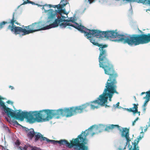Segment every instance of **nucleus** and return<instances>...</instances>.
Segmentation results:
<instances>
[{
    "label": "nucleus",
    "mask_w": 150,
    "mask_h": 150,
    "mask_svg": "<svg viewBox=\"0 0 150 150\" xmlns=\"http://www.w3.org/2000/svg\"><path fill=\"white\" fill-rule=\"evenodd\" d=\"M100 67L103 69L105 73L109 75V77L105 84V88L103 92L100 95L97 100L91 101L90 103H86L81 105L82 108L84 107L82 110L83 112L87 111L88 109L90 106L92 109L98 108L99 105H104V104L107 102L108 98L111 101V98L115 93L118 94L116 91L117 83L116 79L118 74L114 69L113 65L110 61L108 56H105L98 58Z\"/></svg>",
    "instance_id": "obj_1"
},
{
    "label": "nucleus",
    "mask_w": 150,
    "mask_h": 150,
    "mask_svg": "<svg viewBox=\"0 0 150 150\" xmlns=\"http://www.w3.org/2000/svg\"><path fill=\"white\" fill-rule=\"evenodd\" d=\"M53 25L54 28L57 27L59 25L62 28H65L67 26H70L77 29L81 33H84L85 35L91 42L99 47L100 54L98 58L108 56L107 51L106 49L108 45L99 44L96 41L95 38L96 37L100 38L105 37L109 39L117 38L119 39V36L120 35L114 30L101 31L97 30H91L88 29L83 26L79 25L75 22L73 19L64 20L59 17L58 19H55L53 23Z\"/></svg>",
    "instance_id": "obj_2"
},
{
    "label": "nucleus",
    "mask_w": 150,
    "mask_h": 150,
    "mask_svg": "<svg viewBox=\"0 0 150 150\" xmlns=\"http://www.w3.org/2000/svg\"><path fill=\"white\" fill-rule=\"evenodd\" d=\"M14 15L15 13L13 12L12 19H9L8 22L3 21L0 23V30L4 27L5 24H10L11 25H9L8 26L7 28L8 29L10 30L12 32H14L16 35L22 33V35L23 36L39 30H45L54 28L53 23L44 26V25L42 22L35 23L28 26L24 27V28L16 26L14 25L15 23L20 26L21 25L20 23L19 24L17 21Z\"/></svg>",
    "instance_id": "obj_3"
},
{
    "label": "nucleus",
    "mask_w": 150,
    "mask_h": 150,
    "mask_svg": "<svg viewBox=\"0 0 150 150\" xmlns=\"http://www.w3.org/2000/svg\"><path fill=\"white\" fill-rule=\"evenodd\" d=\"M103 126H97L93 125L86 130L83 132L76 139H73L70 141V143L65 139H61L58 141V143L60 145H65L66 146L69 148L74 147L75 150H87V146L85 145L87 143L88 140L86 139L87 136L90 134L92 133L93 128L95 130L98 131L96 133L100 132L103 129H102Z\"/></svg>",
    "instance_id": "obj_4"
},
{
    "label": "nucleus",
    "mask_w": 150,
    "mask_h": 150,
    "mask_svg": "<svg viewBox=\"0 0 150 150\" xmlns=\"http://www.w3.org/2000/svg\"><path fill=\"white\" fill-rule=\"evenodd\" d=\"M56 110L48 109L29 112H23L19 110L16 113V119L22 121L25 118L30 123H33L36 121L40 122L44 118L47 120H49L52 118L53 116H55L56 118Z\"/></svg>",
    "instance_id": "obj_5"
},
{
    "label": "nucleus",
    "mask_w": 150,
    "mask_h": 150,
    "mask_svg": "<svg viewBox=\"0 0 150 150\" xmlns=\"http://www.w3.org/2000/svg\"><path fill=\"white\" fill-rule=\"evenodd\" d=\"M114 41H121L124 44L127 43L130 46H136L150 42V33L147 35L133 34L127 35H120L119 39L115 40Z\"/></svg>",
    "instance_id": "obj_6"
},
{
    "label": "nucleus",
    "mask_w": 150,
    "mask_h": 150,
    "mask_svg": "<svg viewBox=\"0 0 150 150\" xmlns=\"http://www.w3.org/2000/svg\"><path fill=\"white\" fill-rule=\"evenodd\" d=\"M81 105L76 107L65 108L64 109H59L56 110V118H59L62 115H66V117H70L77 114H79L83 112L82 110L84 109V107L82 108Z\"/></svg>",
    "instance_id": "obj_7"
},
{
    "label": "nucleus",
    "mask_w": 150,
    "mask_h": 150,
    "mask_svg": "<svg viewBox=\"0 0 150 150\" xmlns=\"http://www.w3.org/2000/svg\"><path fill=\"white\" fill-rule=\"evenodd\" d=\"M116 127L120 132H122L121 136L122 137H125L127 141V143L131 141L129 137V129L127 128L121 127L118 125H110L108 126H107L105 129V131H109L110 130Z\"/></svg>",
    "instance_id": "obj_8"
},
{
    "label": "nucleus",
    "mask_w": 150,
    "mask_h": 150,
    "mask_svg": "<svg viewBox=\"0 0 150 150\" xmlns=\"http://www.w3.org/2000/svg\"><path fill=\"white\" fill-rule=\"evenodd\" d=\"M64 6L62 7V8H57L58 9V10H56L55 11H52L50 15L51 17L52 18H54L55 16V15L57 14V13H59L60 15H61L62 13L66 14V13L65 9H62V8Z\"/></svg>",
    "instance_id": "obj_9"
},
{
    "label": "nucleus",
    "mask_w": 150,
    "mask_h": 150,
    "mask_svg": "<svg viewBox=\"0 0 150 150\" xmlns=\"http://www.w3.org/2000/svg\"><path fill=\"white\" fill-rule=\"evenodd\" d=\"M25 130L27 133L28 137L32 139L36 134L34 129L33 128L28 129V128L25 127Z\"/></svg>",
    "instance_id": "obj_10"
},
{
    "label": "nucleus",
    "mask_w": 150,
    "mask_h": 150,
    "mask_svg": "<svg viewBox=\"0 0 150 150\" xmlns=\"http://www.w3.org/2000/svg\"><path fill=\"white\" fill-rule=\"evenodd\" d=\"M68 3L67 0H62L59 4L57 5H52L51 4H48V6L50 8L53 7L54 8H62L63 6H65Z\"/></svg>",
    "instance_id": "obj_11"
},
{
    "label": "nucleus",
    "mask_w": 150,
    "mask_h": 150,
    "mask_svg": "<svg viewBox=\"0 0 150 150\" xmlns=\"http://www.w3.org/2000/svg\"><path fill=\"white\" fill-rule=\"evenodd\" d=\"M134 106L132 108H130L129 109L125 108V109L128 112H132L134 114H135L138 112V104H137L134 103L133 104Z\"/></svg>",
    "instance_id": "obj_12"
},
{
    "label": "nucleus",
    "mask_w": 150,
    "mask_h": 150,
    "mask_svg": "<svg viewBox=\"0 0 150 150\" xmlns=\"http://www.w3.org/2000/svg\"><path fill=\"white\" fill-rule=\"evenodd\" d=\"M35 142L37 141L39 139H40V140L41 141H44L43 139V137H43L42 134L39 133H38L37 134H35Z\"/></svg>",
    "instance_id": "obj_13"
},
{
    "label": "nucleus",
    "mask_w": 150,
    "mask_h": 150,
    "mask_svg": "<svg viewBox=\"0 0 150 150\" xmlns=\"http://www.w3.org/2000/svg\"><path fill=\"white\" fill-rule=\"evenodd\" d=\"M43 139L47 141V143L51 142L52 144H55L58 143V141H56L53 140H50L46 137H43Z\"/></svg>",
    "instance_id": "obj_14"
},
{
    "label": "nucleus",
    "mask_w": 150,
    "mask_h": 150,
    "mask_svg": "<svg viewBox=\"0 0 150 150\" xmlns=\"http://www.w3.org/2000/svg\"><path fill=\"white\" fill-rule=\"evenodd\" d=\"M122 2L125 3H127L128 2H137L138 3L139 2V0H122Z\"/></svg>",
    "instance_id": "obj_15"
},
{
    "label": "nucleus",
    "mask_w": 150,
    "mask_h": 150,
    "mask_svg": "<svg viewBox=\"0 0 150 150\" xmlns=\"http://www.w3.org/2000/svg\"><path fill=\"white\" fill-rule=\"evenodd\" d=\"M138 3H142L143 4H147L150 5V0H139Z\"/></svg>",
    "instance_id": "obj_16"
},
{
    "label": "nucleus",
    "mask_w": 150,
    "mask_h": 150,
    "mask_svg": "<svg viewBox=\"0 0 150 150\" xmlns=\"http://www.w3.org/2000/svg\"><path fill=\"white\" fill-rule=\"evenodd\" d=\"M23 1H24V2L23 3V4H25L27 3H30L31 4H36V5H37V4H35L34 2L31 1H30L29 0H23Z\"/></svg>",
    "instance_id": "obj_17"
},
{
    "label": "nucleus",
    "mask_w": 150,
    "mask_h": 150,
    "mask_svg": "<svg viewBox=\"0 0 150 150\" xmlns=\"http://www.w3.org/2000/svg\"><path fill=\"white\" fill-rule=\"evenodd\" d=\"M146 96L144 97V99H150V91L146 92Z\"/></svg>",
    "instance_id": "obj_18"
},
{
    "label": "nucleus",
    "mask_w": 150,
    "mask_h": 150,
    "mask_svg": "<svg viewBox=\"0 0 150 150\" xmlns=\"http://www.w3.org/2000/svg\"><path fill=\"white\" fill-rule=\"evenodd\" d=\"M139 142V141H137V142H134V148L133 150H139L138 149H137L136 148V146L138 144V142Z\"/></svg>",
    "instance_id": "obj_19"
},
{
    "label": "nucleus",
    "mask_w": 150,
    "mask_h": 150,
    "mask_svg": "<svg viewBox=\"0 0 150 150\" xmlns=\"http://www.w3.org/2000/svg\"><path fill=\"white\" fill-rule=\"evenodd\" d=\"M60 15L61 16H58L57 17V19H58V18H59L60 17V18L61 19H63L64 20H65L64 19L66 18V17L65 16H62V14H61V15Z\"/></svg>",
    "instance_id": "obj_20"
},
{
    "label": "nucleus",
    "mask_w": 150,
    "mask_h": 150,
    "mask_svg": "<svg viewBox=\"0 0 150 150\" xmlns=\"http://www.w3.org/2000/svg\"><path fill=\"white\" fill-rule=\"evenodd\" d=\"M149 100V99H146V100L143 105V107H146V105H147V103Z\"/></svg>",
    "instance_id": "obj_21"
},
{
    "label": "nucleus",
    "mask_w": 150,
    "mask_h": 150,
    "mask_svg": "<svg viewBox=\"0 0 150 150\" xmlns=\"http://www.w3.org/2000/svg\"><path fill=\"white\" fill-rule=\"evenodd\" d=\"M40 148H38L36 146H34L32 147L31 150H39Z\"/></svg>",
    "instance_id": "obj_22"
},
{
    "label": "nucleus",
    "mask_w": 150,
    "mask_h": 150,
    "mask_svg": "<svg viewBox=\"0 0 150 150\" xmlns=\"http://www.w3.org/2000/svg\"><path fill=\"white\" fill-rule=\"evenodd\" d=\"M139 119V117H137L136 119L133 122H132V125L133 126H134L135 125V123L136 122L137 120L138 119Z\"/></svg>",
    "instance_id": "obj_23"
},
{
    "label": "nucleus",
    "mask_w": 150,
    "mask_h": 150,
    "mask_svg": "<svg viewBox=\"0 0 150 150\" xmlns=\"http://www.w3.org/2000/svg\"><path fill=\"white\" fill-rule=\"evenodd\" d=\"M95 0H88V2L90 4L95 2Z\"/></svg>",
    "instance_id": "obj_24"
},
{
    "label": "nucleus",
    "mask_w": 150,
    "mask_h": 150,
    "mask_svg": "<svg viewBox=\"0 0 150 150\" xmlns=\"http://www.w3.org/2000/svg\"><path fill=\"white\" fill-rule=\"evenodd\" d=\"M6 102L8 104H13V102L9 100L7 101Z\"/></svg>",
    "instance_id": "obj_25"
},
{
    "label": "nucleus",
    "mask_w": 150,
    "mask_h": 150,
    "mask_svg": "<svg viewBox=\"0 0 150 150\" xmlns=\"http://www.w3.org/2000/svg\"><path fill=\"white\" fill-rule=\"evenodd\" d=\"M20 144V142H19V141L18 140H17L16 141V144L19 145Z\"/></svg>",
    "instance_id": "obj_26"
},
{
    "label": "nucleus",
    "mask_w": 150,
    "mask_h": 150,
    "mask_svg": "<svg viewBox=\"0 0 150 150\" xmlns=\"http://www.w3.org/2000/svg\"><path fill=\"white\" fill-rule=\"evenodd\" d=\"M148 123L149 124L148 125V127H149L150 126V118H149Z\"/></svg>",
    "instance_id": "obj_27"
},
{
    "label": "nucleus",
    "mask_w": 150,
    "mask_h": 150,
    "mask_svg": "<svg viewBox=\"0 0 150 150\" xmlns=\"http://www.w3.org/2000/svg\"><path fill=\"white\" fill-rule=\"evenodd\" d=\"M119 104H120L119 102H118L117 103V104H116V107H118V106H119Z\"/></svg>",
    "instance_id": "obj_28"
},
{
    "label": "nucleus",
    "mask_w": 150,
    "mask_h": 150,
    "mask_svg": "<svg viewBox=\"0 0 150 150\" xmlns=\"http://www.w3.org/2000/svg\"><path fill=\"white\" fill-rule=\"evenodd\" d=\"M146 107H143V110L144 112H145L146 110Z\"/></svg>",
    "instance_id": "obj_29"
},
{
    "label": "nucleus",
    "mask_w": 150,
    "mask_h": 150,
    "mask_svg": "<svg viewBox=\"0 0 150 150\" xmlns=\"http://www.w3.org/2000/svg\"><path fill=\"white\" fill-rule=\"evenodd\" d=\"M9 88H11L12 90L13 89H14L13 87L11 86H9Z\"/></svg>",
    "instance_id": "obj_30"
},
{
    "label": "nucleus",
    "mask_w": 150,
    "mask_h": 150,
    "mask_svg": "<svg viewBox=\"0 0 150 150\" xmlns=\"http://www.w3.org/2000/svg\"><path fill=\"white\" fill-rule=\"evenodd\" d=\"M27 147L26 146H24L23 149L25 150H26L27 149Z\"/></svg>",
    "instance_id": "obj_31"
},
{
    "label": "nucleus",
    "mask_w": 150,
    "mask_h": 150,
    "mask_svg": "<svg viewBox=\"0 0 150 150\" xmlns=\"http://www.w3.org/2000/svg\"><path fill=\"white\" fill-rule=\"evenodd\" d=\"M142 138V137H141L140 135L139 138L138 139V140H139L141 139Z\"/></svg>",
    "instance_id": "obj_32"
},
{
    "label": "nucleus",
    "mask_w": 150,
    "mask_h": 150,
    "mask_svg": "<svg viewBox=\"0 0 150 150\" xmlns=\"http://www.w3.org/2000/svg\"><path fill=\"white\" fill-rule=\"evenodd\" d=\"M145 93H146L145 92H142L141 93V95H143V94H145Z\"/></svg>",
    "instance_id": "obj_33"
},
{
    "label": "nucleus",
    "mask_w": 150,
    "mask_h": 150,
    "mask_svg": "<svg viewBox=\"0 0 150 150\" xmlns=\"http://www.w3.org/2000/svg\"><path fill=\"white\" fill-rule=\"evenodd\" d=\"M95 134V133L94 132H93L92 133V134H91L92 136H93Z\"/></svg>",
    "instance_id": "obj_34"
},
{
    "label": "nucleus",
    "mask_w": 150,
    "mask_h": 150,
    "mask_svg": "<svg viewBox=\"0 0 150 150\" xmlns=\"http://www.w3.org/2000/svg\"><path fill=\"white\" fill-rule=\"evenodd\" d=\"M136 113H139V115H140V112H139V111H138V112H137Z\"/></svg>",
    "instance_id": "obj_35"
},
{
    "label": "nucleus",
    "mask_w": 150,
    "mask_h": 150,
    "mask_svg": "<svg viewBox=\"0 0 150 150\" xmlns=\"http://www.w3.org/2000/svg\"><path fill=\"white\" fill-rule=\"evenodd\" d=\"M147 128H146V129H145L144 130V132H145L146 131V130H147Z\"/></svg>",
    "instance_id": "obj_36"
},
{
    "label": "nucleus",
    "mask_w": 150,
    "mask_h": 150,
    "mask_svg": "<svg viewBox=\"0 0 150 150\" xmlns=\"http://www.w3.org/2000/svg\"><path fill=\"white\" fill-rule=\"evenodd\" d=\"M116 1H120V0H115Z\"/></svg>",
    "instance_id": "obj_37"
},
{
    "label": "nucleus",
    "mask_w": 150,
    "mask_h": 150,
    "mask_svg": "<svg viewBox=\"0 0 150 150\" xmlns=\"http://www.w3.org/2000/svg\"><path fill=\"white\" fill-rule=\"evenodd\" d=\"M134 99L135 100H136V98L135 97H134Z\"/></svg>",
    "instance_id": "obj_38"
},
{
    "label": "nucleus",
    "mask_w": 150,
    "mask_h": 150,
    "mask_svg": "<svg viewBox=\"0 0 150 150\" xmlns=\"http://www.w3.org/2000/svg\"><path fill=\"white\" fill-rule=\"evenodd\" d=\"M141 133H143V131H142V132H141Z\"/></svg>",
    "instance_id": "obj_39"
},
{
    "label": "nucleus",
    "mask_w": 150,
    "mask_h": 150,
    "mask_svg": "<svg viewBox=\"0 0 150 150\" xmlns=\"http://www.w3.org/2000/svg\"><path fill=\"white\" fill-rule=\"evenodd\" d=\"M42 8H44V7H42Z\"/></svg>",
    "instance_id": "obj_40"
},
{
    "label": "nucleus",
    "mask_w": 150,
    "mask_h": 150,
    "mask_svg": "<svg viewBox=\"0 0 150 150\" xmlns=\"http://www.w3.org/2000/svg\"><path fill=\"white\" fill-rule=\"evenodd\" d=\"M105 106H107V105H105Z\"/></svg>",
    "instance_id": "obj_41"
}]
</instances>
